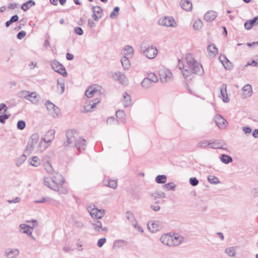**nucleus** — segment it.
Instances as JSON below:
<instances>
[{
  "instance_id": "f257e3e1",
  "label": "nucleus",
  "mask_w": 258,
  "mask_h": 258,
  "mask_svg": "<svg viewBox=\"0 0 258 258\" xmlns=\"http://www.w3.org/2000/svg\"><path fill=\"white\" fill-rule=\"evenodd\" d=\"M186 64L184 65L182 60L178 59V68L181 71L182 74L185 78H187L192 74L202 75L204 70L202 65L196 61L190 53L185 56Z\"/></svg>"
},
{
  "instance_id": "f03ea898",
  "label": "nucleus",
  "mask_w": 258,
  "mask_h": 258,
  "mask_svg": "<svg viewBox=\"0 0 258 258\" xmlns=\"http://www.w3.org/2000/svg\"><path fill=\"white\" fill-rule=\"evenodd\" d=\"M160 240L164 245L172 247L180 244L183 241L184 238L178 234H165L161 237Z\"/></svg>"
},
{
  "instance_id": "7ed1b4c3",
  "label": "nucleus",
  "mask_w": 258,
  "mask_h": 258,
  "mask_svg": "<svg viewBox=\"0 0 258 258\" xmlns=\"http://www.w3.org/2000/svg\"><path fill=\"white\" fill-rule=\"evenodd\" d=\"M26 222L33 223V226H30V225L26 224H21L19 226V231L21 233L30 236L32 239L35 240V238L32 235V230L38 226V223L36 220H28Z\"/></svg>"
},
{
  "instance_id": "20e7f679",
  "label": "nucleus",
  "mask_w": 258,
  "mask_h": 258,
  "mask_svg": "<svg viewBox=\"0 0 258 258\" xmlns=\"http://www.w3.org/2000/svg\"><path fill=\"white\" fill-rule=\"evenodd\" d=\"M54 182L53 177L51 178L48 176H44L43 178V183L46 186L57 191L60 195L68 194V190L66 187H61L60 189L57 188V186Z\"/></svg>"
},
{
  "instance_id": "39448f33",
  "label": "nucleus",
  "mask_w": 258,
  "mask_h": 258,
  "mask_svg": "<svg viewBox=\"0 0 258 258\" xmlns=\"http://www.w3.org/2000/svg\"><path fill=\"white\" fill-rule=\"evenodd\" d=\"M159 75L160 80L162 83L170 82L173 79V74L171 71L164 67L161 68L159 70Z\"/></svg>"
},
{
  "instance_id": "423d86ee",
  "label": "nucleus",
  "mask_w": 258,
  "mask_h": 258,
  "mask_svg": "<svg viewBox=\"0 0 258 258\" xmlns=\"http://www.w3.org/2000/svg\"><path fill=\"white\" fill-rule=\"evenodd\" d=\"M87 210L92 218L97 219L102 218L105 214V210L98 209L93 204L88 206Z\"/></svg>"
},
{
  "instance_id": "0eeeda50",
  "label": "nucleus",
  "mask_w": 258,
  "mask_h": 258,
  "mask_svg": "<svg viewBox=\"0 0 258 258\" xmlns=\"http://www.w3.org/2000/svg\"><path fill=\"white\" fill-rule=\"evenodd\" d=\"M51 68L55 72L62 75L63 77H66L68 73L65 68L58 61L53 60L50 62Z\"/></svg>"
},
{
  "instance_id": "6e6552de",
  "label": "nucleus",
  "mask_w": 258,
  "mask_h": 258,
  "mask_svg": "<svg viewBox=\"0 0 258 258\" xmlns=\"http://www.w3.org/2000/svg\"><path fill=\"white\" fill-rule=\"evenodd\" d=\"M45 105L48 114L53 117H57L60 113L59 109L49 100L45 102Z\"/></svg>"
},
{
  "instance_id": "1a4fd4ad",
  "label": "nucleus",
  "mask_w": 258,
  "mask_h": 258,
  "mask_svg": "<svg viewBox=\"0 0 258 258\" xmlns=\"http://www.w3.org/2000/svg\"><path fill=\"white\" fill-rule=\"evenodd\" d=\"M39 141V136L38 134H33L30 138L29 142L26 147L27 151L31 152L34 151L35 147Z\"/></svg>"
},
{
  "instance_id": "9d476101",
  "label": "nucleus",
  "mask_w": 258,
  "mask_h": 258,
  "mask_svg": "<svg viewBox=\"0 0 258 258\" xmlns=\"http://www.w3.org/2000/svg\"><path fill=\"white\" fill-rule=\"evenodd\" d=\"M143 55L149 59H153L157 55L158 50L153 45L145 47L143 50Z\"/></svg>"
},
{
  "instance_id": "9b49d317",
  "label": "nucleus",
  "mask_w": 258,
  "mask_h": 258,
  "mask_svg": "<svg viewBox=\"0 0 258 258\" xmlns=\"http://www.w3.org/2000/svg\"><path fill=\"white\" fill-rule=\"evenodd\" d=\"M112 77L116 80H117L120 84L126 86L128 84V80L125 75L122 72H111Z\"/></svg>"
},
{
  "instance_id": "f8f14e48",
  "label": "nucleus",
  "mask_w": 258,
  "mask_h": 258,
  "mask_svg": "<svg viewBox=\"0 0 258 258\" xmlns=\"http://www.w3.org/2000/svg\"><path fill=\"white\" fill-rule=\"evenodd\" d=\"M158 23L162 26L166 27H176L177 24L172 17H164L159 20Z\"/></svg>"
},
{
  "instance_id": "ddd939ff",
  "label": "nucleus",
  "mask_w": 258,
  "mask_h": 258,
  "mask_svg": "<svg viewBox=\"0 0 258 258\" xmlns=\"http://www.w3.org/2000/svg\"><path fill=\"white\" fill-rule=\"evenodd\" d=\"M101 87L96 84H94L89 86L85 92V95L88 98H91L95 94L99 93L101 91Z\"/></svg>"
},
{
  "instance_id": "4468645a",
  "label": "nucleus",
  "mask_w": 258,
  "mask_h": 258,
  "mask_svg": "<svg viewBox=\"0 0 258 258\" xmlns=\"http://www.w3.org/2000/svg\"><path fill=\"white\" fill-rule=\"evenodd\" d=\"M100 102V99H95L91 100L90 102H86L84 105V110H82L83 112H91L93 111L97 104H99Z\"/></svg>"
},
{
  "instance_id": "2eb2a0df",
  "label": "nucleus",
  "mask_w": 258,
  "mask_h": 258,
  "mask_svg": "<svg viewBox=\"0 0 258 258\" xmlns=\"http://www.w3.org/2000/svg\"><path fill=\"white\" fill-rule=\"evenodd\" d=\"M252 86L249 84H247L241 89V97L244 99L250 97L252 95Z\"/></svg>"
},
{
  "instance_id": "dca6fc26",
  "label": "nucleus",
  "mask_w": 258,
  "mask_h": 258,
  "mask_svg": "<svg viewBox=\"0 0 258 258\" xmlns=\"http://www.w3.org/2000/svg\"><path fill=\"white\" fill-rule=\"evenodd\" d=\"M78 135L77 130H68L66 133L67 142L64 143V145L66 147L70 145V144L72 143L74 141Z\"/></svg>"
},
{
  "instance_id": "f3484780",
  "label": "nucleus",
  "mask_w": 258,
  "mask_h": 258,
  "mask_svg": "<svg viewBox=\"0 0 258 258\" xmlns=\"http://www.w3.org/2000/svg\"><path fill=\"white\" fill-rule=\"evenodd\" d=\"M20 251L18 248H7L4 253V255L7 258H17L19 256Z\"/></svg>"
},
{
  "instance_id": "a211bd4d",
  "label": "nucleus",
  "mask_w": 258,
  "mask_h": 258,
  "mask_svg": "<svg viewBox=\"0 0 258 258\" xmlns=\"http://www.w3.org/2000/svg\"><path fill=\"white\" fill-rule=\"evenodd\" d=\"M162 227V223L159 221H151L148 223V228L152 233L159 231Z\"/></svg>"
},
{
  "instance_id": "6ab92c4d",
  "label": "nucleus",
  "mask_w": 258,
  "mask_h": 258,
  "mask_svg": "<svg viewBox=\"0 0 258 258\" xmlns=\"http://www.w3.org/2000/svg\"><path fill=\"white\" fill-rule=\"evenodd\" d=\"M54 183L57 186V188L60 189L61 187H65L63 184L65 182L64 177L59 173H55L53 176Z\"/></svg>"
},
{
  "instance_id": "aec40b11",
  "label": "nucleus",
  "mask_w": 258,
  "mask_h": 258,
  "mask_svg": "<svg viewBox=\"0 0 258 258\" xmlns=\"http://www.w3.org/2000/svg\"><path fill=\"white\" fill-rule=\"evenodd\" d=\"M121 102L124 107H128L132 105V100L131 95L126 92H124L122 95Z\"/></svg>"
},
{
  "instance_id": "412c9836",
  "label": "nucleus",
  "mask_w": 258,
  "mask_h": 258,
  "mask_svg": "<svg viewBox=\"0 0 258 258\" xmlns=\"http://www.w3.org/2000/svg\"><path fill=\"white\" fill-rule=\"evenodd\" d=\"M47 143L42 139L40 140H39L34 151L36 153H42L48 148Z\"/></svg>"
},
{
  "instance_id": "4be33fe9",
  "label": "nucleus",
  "mask_w": 258,
  "mask_h": 258,
  "mask_svg": "<svg viewBox=\"0 0 258 258\" xmlns=\"http://www.w3.org/2000/svg\"><path fill=\"white\" fill-rule=\"evenodd\" d=\"M40 99L41 97L40 95L36 92H31L27 100L34 105H38L39 104Z\"/></svg>"
},
{
  "instance_id": "5701e85b",
  "label": "nucleus",
  "mask_w": 258,
  "mask_h": 258,
  "mask_svg": "<svg viewBox=\"0 0 258 258\" xmlns=\"http://www.w3.org/2000/svg\"><path fill=\"white\" fill-rule=\"evenodd\" d=\"M55 130H47L42 139L47 143H51L54 138Z\"/></svg>"
},
{
  "instance_id": "b1692460",
  "label": "nucleus",
  "mask_w": 258,
  "mask_h": 258,
  "mask_svg": "<svg viewBox=\"0 0 258 258\" xmlns=\"http://www.w3.org/2000/svg\"><path fill=\"white\" fill-rule=\"evenodd\" d=\"M92 229L96 232L102 231H107V228L106 227H103L102 224L100 221H94L91 223Z\"/></svg>"
},
{
  "instance_id": "393cba45",
  "label": "nucleus",
  "mask_w": 258,
  "mask_h": 258,
  "mask_svg": "<svg viewBox=\"0 0 258 258\" xmlns=\"http://www.w3.org/2000/svg\"><path fill=\"white\" fill-rule=\"evenodd\" d=\"M214 119L215 122L219 128H221L226 127V124L227 123V122L226 120L221 116L217 115L215 116Z\"/></svg>"
},
{
  "instance_id": "a878e982",
  "label": "nucleus",
  "mask_w": 258,
  "mask_h": 258,
  "mask_svg": "<svg viewBox=\"0 0 258 258\" xmlns=\"http://www.w3.org/2000/svg\"><path fill=\"white\" fill-rule=\"evenodd\" d=\"M210 148L213 149H222L226 150L225 144L222 141H216L211 142L210 141Z\"/></svg>"
},
{
  "instance_id": "bb28decb",
  "label": "nucleus",
  "mask_w": 258,
  "mask_h": 258,
  "mask_svg": "<svg viewBox=\"0 0 258 258\" xmlns=\"http://www.w3.org/2000/svg\"><path fill=\"white\" fill-rule=\"evenodd\" d=\"M180 6L186 12H190L192 9V4L190 0H181Z\"/></svg>"
},
{
  "instance_id": "cd10ccee",
  "label": "nucleus",
  "mask_w": 258,
  "mask_h": 258,
  "mask_svg": "<svg viewBox=\"0 0 258 258\" xmlns=\"http://www.w3.org/2000/svg\"><path fill=\"white\" fill-rule=\"evenodd\" d=\"M227 85L225 84H222L221 87L220 92H221V97L223 100V101L225 103H228L229 101V99L228 97V95L227 93Z\"/></svg>"
},
{
  "instance_id": "c85d7f7f",
  "label": "nucleus",
  "mask_w": 258,
  "mask_h": 258,
  "mask_svg": "<svg viewBox=\"0 0 258 258\" xmlns=\"http://www.w3.org/2000/svg\"><path fill=\"white\" fill-rule=\"evenodd\" d=\"M217 17V13L214 11H209L204 15V19L206 21H212Z\"/></svg>"
},
{
  "instance_id": "c756f323",
  "label": "nucleus",
  "mask_w": 258,
  "mask_h": 258,
  "mask_svg": "<svg viewBox=\"0 0 258 258\" xmlns=\"http://www.w3.org/2000/svg\"><path fill=\"white\" fill-rule=\"evenodd\" d=\"M219 60L226 69L230 70L232 68L231 63L230 62L225 55H220L219 56Z\"/></svg>"
},
{
  "instance_id": "7c9ffc66",
  "label": "nucleus",
  "mask_w": 258,
  "mask_h": 258,
  "mask_svg": "<svg viewBox=\"0 0 258 258\" xmlns=\"http://www.w3.org/2000/svg\"><path fill=\"white\" fill-rule=\"evenodd\" d=\"M86 145V143L85 140L81 138L76 140V142L75 143V146L80 152L85 149Z\"/></svg>"
},
{
  "instance_id": "2f4dec72",
  "label": "nucleus",
  "mask_w": 258,
  "mask_h": 258,
  "mask_svg": "<svg viewBox=\"0 0 258 258\" xmlns=\"http://www.w3.org/2000/svg\"><path fill=\"white\" fill-rule=\"evenodd\" d=\"M29 163L32 166L38 167L41 164V160L37 156H33L29 158Z\"/></svg>"
},
{
  "instance_id": "473e14b6",
  "label": "nucleus",
  "mask_w": 258,
  "mask_h": 258,
  "mask_svg": "<svg viewBox=\"0 0 258 258\" xmlns=\"http://www.w3.org/2000/svg\"><path fill=\"white\" fill-rule=\"evenodd\" d=\"M128 57L123 56L121 59V62L124 70H128L131 67V63Z\"/></svg>"
},
{
  "instance_id": "72a5a7b5",
  "label": "nucleus",
  "mask_w": 258,
  "mask_h": 258,
  "mask_svg": "<svg viewBox=\"0 0 258 258\" xmlns=\"http://www.w3.org/2000/svg\"><path fill=\"white\" fill-rule=\"evenodd\" d=\"M207 50L210 56H214L218 52V48L213 44L209 45L207 47Z\"/></svg>"
},
{
  "instance_id": "f704fd0d",
  "label": "nucleus",
  "mask_w": 258,
  "mask_h": 258,
  "mask_svg": "<svg viewBox=\"0 0 258 258\" xmlns=\"http://www.w3.org/2000/svg\"><path fill=\"white\" fill-rule=\"evenodd\" d=\"M134 53V49L132 46L129 45L125 46L123 50V56L132 57Z\"/></svg>"
},
{
  "instance_id": "c9c22d12",
  "label": "nucleus",
  "mask_w": 258,
  "mask_h": 258,
  "mask_svg": "<svg viewBox=\"0 0 258 258\" xmlns=\"http://www.w3.org/2000/svg\"><path fill=\"white\" fill-rule=\"evenodd\" d=\"M153 85V83L147 78H145L141 82V86L145 89L151 88Z\"/></svg>"
},
{
  "instance_id": "e433bc0d",
  "label": "nucleus",
  "mask_w": 258,
  "mask_h": 258,
  "mask_svg": "<svg viewBox=\"0 0 258 258\" xmlns=\"http://www.w3.org/2000/svg\"><path fill=\"white\" fill-rule=\"evenodd\" d=\"M125 217L128 221V223L133 225L137 220L136 219L134 215L131 211H127L125 213Z\"/></svg>"
},
{
  "instance_id": "4c0bfd02",
  "label": "nucleus",
  "mask_w": 258,
  "mask_h": 258,
  "mask_svg": "<svg viewBox=\"0 0 258 258\" xmlns=\"http://www.w3.org/2000/svg\"><path fill=\"white\" fill-rule=\"evenodd\" d=\"M44 170L49 174H51L53 173L54 169L49 161H47L43 164Z\"/></svg>"
},
{
  "instance_id": "58836bf2",
  "label": "nucleus",
  "mask_w": 258,
  "mask_h": 258,
  "mask_svg": "<svg viewBox=\"0 0 258 258\" xmlns=\"http://www.w3.org/2000/svg\"><path fill=\"white\" fill-rule=\"evenodd\" d=\"M35 5V2L33 1L30 0L25 3L22 6V9L24 11H27L30 8L33 6Z\"/></svg>"
},
{
  "instance_id": "ea45409f",
  "label": "nucleus",
  "mask_w": 258,
  "mask_h": 258,
  "mask_svg": "<svg viewBox=\"0 0 258 258\" xmlns=\"http://www.w3.org/2000/svg\"><path fill=\"white\" fill-rule=\"evenodd\" d=\"M57 88L59 89L60 88L61 90L60 93L61 94L64 91V81L62 78H59L57 79Z\"/></svg>"
},
{
  "instance_id": "a19ab883",
  "label": "nucleus",
  "mask_w": 258,
  "mask_h": 258,
  "mask_svg": "<svg viewBox=\"0 0 258 258\" xmlns=\"http://www.w3.org/2000/svg\"><path fill=\"white\" fill-rule=\"evenodd\" d=\"M221 162L225 164H228L232 162V158L229 155L222 154L220 157Z\"/></svg>"
},
{
  "instance_id": "79ce46f5",
  "label": "nucleus",
  "mask_w": 258,
  "mask_h": 258,
  "mask_svg": "<svg viewBox=\"0 0 258 258\" xmlns=\"http://www.w3.org/2000/svg\"><path fill=\"white\" fill-rule=\"evenodd\" d=\"M203 26V23L202 20L200 19H197L193 25V28L197 30H201Z\"/></svg>"
},
{
  "instance_id": "37998d69",
  "label": "nucleus",
  "mask_w": 258,
  "mask_h": 258,
  "mask_svg": "<svg viewBox=\"0 0 258 258\" xmlns=\"http://www.w3.org/2000/svg\"><path fill=\"white\" fill-rule=\"evenodd\" d=\"M26 160V156L25 155L23 154L19 156L16 160V165L17 167L21 166Z\"/></svg>"
},
{
  "instance_id": "c03bdc74",
  "label": "nucleus",
  "mask_w": 258,
  "mask_h": 258,
  "mask_svg": "<svg viewBox=\"0 0 258 258\" xmlns=\"http://www.w3.org/2000/svg\"><path fill=\"white\" fill-rule=\"evenodd\" d=\"M207 179L211 184H217L220 183L219 179L216 176L213 175H208Z\"/></svg>"
},
{
  "instance_id": "a18cd8bd",
  "label": "nucleus",
  "mask_w": 258,
  "mask_h": 258,
  "mask_svg": "<svg viewBox=\"0 0 258 258\" xmlns=\"http://www.w3.org/2000/svg\"><path fill=\"white\" fill-rule=\"evenodd\" d=\"M116 117L124 121L126 119V114L125 112L122 110H118L116 112Z\"/></svg>"
},
{
  "instance_id": "49530a36",
  "label": "nucleus",
  "mask_w": 258,
  "mask_h": 258,
  "mask_svg": "<svg viewBox=\"0 0 258 258\" xmlns=\"http://www.w3.org/2000/svg\"><path fill=\"white\" fill-rule=\"evenodd\" d=\"M225 252L228 256L231 257H233L236 254V251L233 247H229L226 248Z\"/></svg>"
},
{
  "instance_id": "de8ad7c7",
  "label": "nucleus",
  "mask_w": 258,
  "mask_h": 258,
  "mask_svg": "<svg viewBox=\"0 0 258 258\" xmlns=\"http://www.w3.org/2000/svg\"><path fill=\"white\" fill-rule=\"evenodd\" d=\"M166 176L164 175H158L155 178L156 182L157 183H165L166 182Z\"/></svg>"
},
{
  "instance_id": "09e8293b",
  "label": "nucleus",
  "mask_w": 258,
  "mask_h": 258,
  "mask_svg": "<svg viewBox=\"0 0 258 258\" xmlns=\"http://www.w3.org/2000/svg\"><path fill=\"white\" fill-rule=\"evenodd\" d=\"M147 78L153 83H157L158 81V78L157 76L154 73H149Z\"/></svg>"
},
{
  "instance_id": "8fccbe9b",
  "label": "nucleus",
  "mask_w": 258,
  "mask_h": 258,
  "mask_svg": "<svg viewBox=\"0 0 258 258\" xmlns=\"http://www.w3.org/2000/svg\"><path fill=\"white\" fill-rule=\"evenodd\" d=\"M197 147L200 148H204L207 147H210V141L204 140L198 143Z\"/></svg>"
},
{
  "instance_id": "3c124183",
  "label": "nucleus",
  "mask_w": 258,
  "mask_h": 258,
  "mask_svg": "<svg viewBox=\"0 0 258 258\" xmlns=\"http://www.w3.org/2000/svg\"><path fill=\"white\" fill-rule=\"evenodd\" d=\"M92 12L95 14L102 16L103 10L99 6H94L92 7Z\"/></svg>"
},
{
  "instance_id": "603ef678",
  "label": "nucleus",
  "mask_w": 258,
  "mask_h": 258,
  "mask_svg": "<svg viewBox=\"0 0 258 258\" xmlns=\"http://www.w3.org/2000/svg\"><path fill=\"white\" fill-rule=\"evenodd\" d=\"M152 196L155 198H164L165 194L162 191H155L152 194Z\"/></svg>"
},
{
  "instance_id": "864d4df0",
  "label": "nucleus",
  "mask_w": 258,
  "mask_h": 258,
  "mask_svg": "<svg viewBox=\"0 0 258 258\" xmlns=\"http://www.w3.org/2000/svg\"><path fill=\"white\" fill-rule=\"evenodd\" d=\"M119 11V8L118 7H115L113 10L111 12L110 17L112 19L116 18L118 14Z\"/></svg>"
},
{
  "instance_id": "5fc2aeb1",
  "label": "nucleus",
  "mask_w": 258,
  "mask_h": 258,
  "mask_svg": "<svg viewBox=\"0 0 258 258\" xmlns=\"http://www.w3.org/2000/svg\"><path fill=\"white\" fill-rule=\"evenodd\" d=\"M30 93L31 92L30 91L23 90L19 93V95L20 97L24 98V99L27 100Z\"/></svg>"
},
{
  "instance_id": "6e6d98bb",
  "label": "nucleus",
  "mask_w": 258,
  "mask_h": 258,
  "mask_svg": "<svg viewBox=\"0 0 258 258\" xmlns=\"http://www.w3.org/2000/svg\"><path fill=\"white\" fill-rule=\"evenodd\" d=\"M106 185L113 189H115L117 186V182L116 180H109L108 184Z\"/></svg>"
},
{
  "instance_id": "4d7b16f0",
  "label": "nucleus",
  "mask_w": 258,
  "mask_h": 258,
  "mask_svg": "<svg viewBox=\"0 0 258 258\" xmlns=\"http://www.w3.org/2000/svg\"><path fill=\"white\" fill-rule=\"evenodd\" d=\"M164 188H165L167 190H174L176 185L173 182H169L166 183L163 185Z\"/></svg>"
},
{
  "instance_id": "13d9d810",
  "label": "nucleus",
  "mask_w": 258,
  "mask_h": 258,
  "mask_svg": "<svg viewBox=\"0 0 258 258\" xmlns=\"http://www.w3.org/2000/svg\"><path fill=\"white\" fill-rule=\"evenodd\" d=\"M107 123L109 124H116L118 121L114 117H109L107 119Z\"/></svg>"
},
{
  "instance_id": "bf43d9fd",
  "label": "nucleus",
  "mask_w": 258,
  "mask_h": 258,
  "mask_svg": "<svg viewBox=\"0 0 258 258\" xmlns=\"http://www.w3.org/2000/svg\"><path fill=\"white\" fill-rule=\"evenodd\" d=\"M139 232L141 233H143L144 232L143 229L141 226L138 224V221H137L135 223L132 225Z\"/></svg>"
},
{
  "instance_id": "052dcab7",
  "label": "nucleus",
  "mask_w": 258,
  "mask_h": 258,
  "mask_svg": "<svg viewBox=\"0 0 258 258\" xmlns=\"http://www.w3.org/2000/svg\"><path fill=\"white\" fill-rule=\"evenodd\" d=\"M9 114H2L0 115V123H4L6 121V120L8 119L9 118Z\"/></svg>"
},
{
  "instance_id": "680f3d73",
  "label": "nucleus",
  "mask_w": 258,
  "mask_h": 258,
  "mask_svg": "<svg viewBox=\"0 0 258 258\" xmlns=\"http://www.w3.org/2000/svg\"><path fill=\"white\" fill-rule=\"evenodd\" d=\"M189 183L192 186H196L199 183V180L196 177H191L189 179Z\"/></svg>"
},
{
  "instance_id": "e2e57ef3",
  "label": "nucleus",
  "mask_w": 258,
  "mask_h": 258,
  "mask_svg": "<svg viewBox=\"0 0 258 258\" xmlns=\"http://www.w3.org/2000/svg\"><path fill=\"white\" fill-rule=\"evenodd\" d=\"M106 242V239L105 238H100L98 240L97 246L99 247H101Z\"/></svg>"
},
{
  "instance_id": "0e129e2a",
  "label": "nucleus",
  "mask_w": 258,
  "mask_h": 258,
  "mask_svg": "<svg viewBox=\"0 0 258 258\" xmlns=\"http://www.w3.org/2000/svg\"><path fill=\"white\" fill-rule=\"evenodd\" d=\"M25 125V122L23 120H19L17 123V127L18 129H24Z\"/></svg>"
},
{
  "instance_id": "69168bd1",
  "label": "nucleus",
  "mask_w": 258,
  "mask_h": 258,
  "mask_svg": "<svg viewBox=\"0 0 258 258\" xmlns=\"http://www.w3.org/2000/svg\"><path fill=\"white\" fill-rule=\"evenodd\" d=\"M249 22H250L249 26L252 25V26L253 27L255 24V23H256V24L257 25L258 16L254 17L252 19L249 20Z\"/></svg>"
},
{
  "instance_id": "338daca9",
  "label": "nucleus",
  "mask_w": 258,
  "mask_h": 258,
  "mask_svg": "<svg viewBox=\"0 0 258 258\" xmlns=\"http://www.w3.org/2000/svg\"><path fill=\"white\" fill-rule=\"evenodd\" d=\"M26 32L24 31H21L17 34V38L19 39H22L26 36Z\"/></svg>"
},
{
  "instance_id": "774afa93",
  "label": "nucleus",
  "mask_w": 258,
  "mask_h": 258,
  "mask_svg": "<svg viewBox=\"0 0 258 258\" xmlns=\"http://www.w3.org/2000/svg\"><path fill=\"white\" fill-rule=\"evenodd\" d=\"M76 34L79 35H82L83 34V30L81 27H77L74 29Z\"/></svg>"
}]
</instances>
